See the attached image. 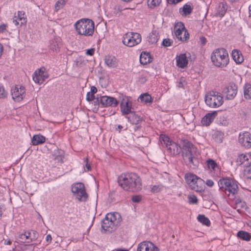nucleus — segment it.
<instances>
[{
  "label": "nucleus",
  "mask_w": 251,
  "mask_h": 251,
  "mask_svg": "<svg viewBox=\"0 0 251 251\" xmlns=\"http://www.w3.org/2000/svg\"><path fill=\"white\" fill-rule=\"evenodd\" d=\"M118 183L124 190L135 192L142 188L141 179L135 173L122 174L118 178Z\"/></svg>",
  "instance_id": "nucleus-1"
},
{
  "label": "nucleus",
  "mask_w": 251,
  "mask_h": 251,
  "mask_svg": "<svg viewBox=\"0 0 251 251\" xmlns=\"http://www.w3.org/2000/svg\"><path fill=\"white\" fill-rule=\"evenodd\" d=\"M181 150L183 159L188 167L195 169L199 165L198 153L197 148L187 140H183Z\"/></svg>",
  "instance_id": "nucleus-2"
},
{
  "label": "nucleus",
  "mask_w": 251,
  "mask_h": 251,
  "mask_svg": "<svg viewBox=\"0 0 251 251\" xmlns=\"http://www.w3.org/2000/svg\"><path fill=\"white\" fill-rule=\"evenodd\" d=\"M121 222L122 217L119 213H107L101 221V228L105 233H112L120 226Z\"/></svg>",
  "instance_id": "nucleus-3"
},
{
  "label": "nucleus",
  "mask_w": 251,
  "mask_h": 251,
  "mask_svg": "<svg viewBox=\"0 0 251 251\" xmlns=\"http://www.w3.org/2000/svg\"><path fill=\"white\" fill-rule=\"evenodd\" d=\"M75 29L79 35L92 36L94 32V22L90 19H82L75 24Z\"/></svg>",
  "instance_id": "nucleus-4"
},
{
  "label": "nucleus",
  "mask_w": 251,
  "mask_h": 251,
  "mask_svg": "<svg viewBox=\"0 0 251 251\" xmlns=\"http://www.w3.org/2000/svg\"><path fill=\"white\" fill-rule=\"evenodd\" d=\"M211 59L215 66L219 67H226L229 62L228 52L224 48L216 49L211 54Z\"/></svg>",
  "instance_id": "nucleus-5"
},
{
  "label": "nucleus",
  "mask_w": 251,
  "mask_h": 251,
  "mask_svg": "<svg viewBox=\"0 0 251 251\" xmlns=\"http://www.w3.org/2000/svg\"><path fill=\"white\" fill-rule=\"evenodd\" d=\"M220 189L225 191L230 200L234 202L235 199V188L234 183L230 178H226L220 179L218 181Z\"/></svg>",
  "instance_id": "nucleus-6"
},
{
  "label": "nucleus",
  "mask_w": 251,
  "mask_h": 251,
  "mask_svg": "<svg viewBox=\"0 0 251 251\" xmlns=\"http://www.w3.org/2000/svg\"><path fill=\"white\" fill-rule=\"evenodd\" d=\"M205 103L209 107L216 108L221 106L223 103V99L216 92H210L205 96Z\"/></svg>",
  "instance_id": "nucleus-7"
},
{
  "label": "nucleus",
  "mask_w": 251,
  "mask_h": 251,
  "mask_svg": "<svg viewBox=\"0 0 251 251\" xmlns=\"http://www.w3.org/2000/svg\"><path fill=\"white\" fill-rule=\"evenodd\" d=\"M142 40L140 34L136 32H128L123 37V43L125 45L129 47L139 44Z\"/></svg>",
  "instance_id": "nucleus-8"
},
{
  "label": "nucleus",
  "mask_w": 251,
  "mask_h": 251,
  "mask_svg": "<svg viewBox=\"0 0 251 251\" xmlns=\"http://www.w3.org/2000/svg\"><path fill=\"white\" fill-rule=\"evenodd\" d=\"M185 178L187 183L192 189L197 192L203 191V188L198 186V184H201L203 182V179L201 178L192 174H187L185 175Z\"/></svg>",
  "instance_id": "nucleus-9"
},
{
  "label": "nucleus",
  "mask_w": 251,
  "mask_h": 251,
  "mask_svg": "<svg viewBox=\"0 0 251 251\" xmlns=\"http://www.w3.org/2000/svg\"><path fill=\"white\" fill-rule=\"evenodd\" d=\"M72 192L79 201H86L88 196L85 191L84 185L82 183L78 182L73 184L72 186Z\"/></svg>",
  "instance_id": "nucleus-10"
},
{
  "label": "nucleus",
  "mask_w": 251,
  "mask_h": 251,
  "mask_svg": "<svg viewBox=\"0 0 251 251\" xmlns=\"http://www.w3.org/2000/svg\"><path fill=\"white\" fill-rule=\"evenodd\" d=\"M174 32L176 38L181 41H185L189 38V34L181 22L177 23L175 25Z\"/></svg>",
  "instance_id": "nucleus-11"
},
{
  "label": "nucleus",
  "mask_w": 251,
  "mask_h": 251,
  "mask_svg": "<svg viewBox=\"0 0 251 251\" xmlns=\"http://www.w3.org/2000/svg\"><path fill=\"white\" fill-rule=\"evenodd\" d=\"M238 142L243 147L246 149L250 148L251 147V134L248 131L240 133Z\"/></svg>",
  "instance_id": "nucleus-12"
},
{
  "label": "nucleus",
  "mask_w": 251,
  "mask_h": 251,
  "mask_svg": "<svg viewBox=\"0 0 251 251\" xmlns=\"http://www.w3.org/2000/svg\"><path fill=\"white\" fill-rule=\"evenodd\" d=\"M25 88L23 86H20V88L16 86L11 89V95L13 100L15 101H21L25 96Z\"/></svg>",
  "instance_id": "nucleus-13"
},
{
  "label": "nucleus",
  "mask_w": 251,
  "mask_h": 251,
  "mask_svg": "<svg viewBox=\"0 0 251 251\" xmlns=\"http://www.w3.org/2000/svg\"><path fill=\"white\" fill-rule=\"evenodd\" d=\"M100 103L103 107L111 106L116 107L119 103L118 100L115 98L107 96H100Z\"/></svg>",
  "instance_id": "nucleus-14"
},
{
  "label": "nucleus",
  "mask_w": 251,
  "mask_h": 251,
  "mask_svg": "<svg viewBox=\"0 0 251 251\" xmlns=\"http://www.w3.org/2000/svg\"><path fill=\"white\" fill-rule=\"evenodd\" d=\"M45 70L44 68H41L34 73L32 78L35 83L41 84L48 78V75L45 74Z\"/></svg>",
  "instance_id": "nucleus-15"
},
{
  "label": "nucleus",
  "mask_w": 251,
  "mask_h": 251,
  "mask_svg": "<svg viewBox=\"0 0 251 251\" xmlns=\"http://www.w3.org/2000/svg\"><path fill=\"white\" fill-rule=\"evenodd\" d=\"M131 102L129 101L128 98L125 97L123 98L121 104L120 108L123 115H127L131 111Z\"/></svg>",
  "instance_id": "nucleus-16"
},
{
  "label": "nucleus",
  "mask_w": 251,
  "mask_h": 251,
  "mask_svg": "<svg viewBox=\"0 0 251 251\" xmlns=\"http://www.w3.org/2000/svg\"><path fill=\"white\" fill-rule=\"evenodd\" d=\"M251 163V155L249 154H241L236 159V165L243 166V167L250 165Z\"/></svg>",
  "instance_id": "nucleus-17"
},
{
  "label": "nucleus",
  "mask_w": 251,
  "mask_h": 251,
  "mask_svg": "<svg viewBox=\"0 0 251 251\" xmlns=\"http://www.w3.org/2000/svg\"><path fill=\"white\" fill-rule=\"evenodd\" d=\"M136 251H159V249L151 242L144 241L138 245Z\"/></svg>",
  "instance_id": "nucleus-18"
},
{
  "label": "nucleus",
  "mask_w": 251,
  "mask_h": 251,
  "mask_svg": "<svg viewBox=\"0 0 251 251\" xmlns=\"http://www.w3.org/2000/svg\"><path fill=\"white\" fill-rule=\"evenodd\" d=\"M217 113L218 112L217 111H214L206 114L201 120V122L203 125L206 126H209L216 118L217 115Z\"/></svg>",
  "instance_id": "nucleus-19"
},
{
  "label": "nucleus",
  "mask_w": 251,
  "mask_h": 251,
  "mask_svg": "<svg viewBox=\"0 0 251 251\" xmlns=\"http://www.w3.org/2000/svg\"><path fill=\"white\" fill-rule=\"evenodd\" d=\"M235 84L233 82L230 83L226 89L224 90L225 93L226 94V98L228 100H232L235 97V91L234 87Z\"/></svg>",
  "instance_id": "nucleus-20"
},
{
  "label": "nucleus",
  "mask_w": 251,
  "mask_h": 251,
  "mask_svg": "<svg viewBox=\"0 0 251 251\" xmlns=\"http://www.w3.org/2000/svg\"><path fill=\"white\" fill-rule=\"evenodd\" d=\"M104 62L105 65L109 68H115L118 65V59L113 55L105 56Z\"/></svg>",
  "instance_id": "nucleus-21"
},
{
  "label": "nucleus",
  "mask_w": 251,
  "mask_h": 251,
  "mask_svg": "<svg viewBox=\"0 0 251 251\" xmlns=\"http://www.w3.org/2000/svg\"><path fill=\"white\" fill-rule=\"evenodd\" d=\"M130 115L126 116L128 121L132 125H138L143 121V118L141 117L135 112H132L130 113Z\"/></svg>",
  "instance_id": "nucleus-22"
},
{
  "label": "nucleus",
  "mask_w": 251,
  "mask_h": 251,
  "mask_svg": "<svg viewBox=\"0 0 251 251\" xmlns=\"http://www.w3.org/2000/svg\"><path fill=\"white\" fill-rule=\"evenodd\" d=\"M176 65L177 66L181 68H184L188 64L187 57L186 54H181L179 56H177L176 58Z\"/></svg>",
  "instance_id": "nucleus-23"
},
{
  "label": "nucleus",
  "mask_w": 251,
  "mask_h": 251,
  "mask_svg": "<svg viewBox=\"0 0 251 251\" xmlns=\"http://www.w3.org/2000/svg\"><path fill=\"white\" fill-rule=\"evenodd\" d=\"M193 6L192 3L188 2L185 4L182 8L179 10V13L185 16L190 15L193 11Z\"/></svg>",
  "instance_id": "nucleus-24"
},
{
  "label": "nucleus",
  "mask_w": 251,
  "mask_h": 251,
  "mask_svg": "<svg viewBox=\"0 0 251 251\" xmlns=\"http://www.w3.org/2000/svg\"><path fill=\"white\" fill-rule=\"evenodd\" d=\"M160 140L164 142V143L166 144V147H168V146H172V147L175 146L176 148L177 151H176V154H179L180 152L179 150V147L177 146V144H176L175 143H172L171 141H170V138L168 137V136L166 135H162L160 137Z\"/></svg>",
  "instance_id": "nucleus-25"
},
{
  "label": "nucleus",
  "mask_w": 251,
  "mask_h": 251,
  "mask_svg": "<svg viewBox=\"0 0 251 251\" xmlns=\"http://www.w3.org/2000/svg\"><path fill=\"white\" fill-rule=\"evenodd\" d=\"M152 58L149 53L142 52L140 56V61L142 64L146 65L151 62Z\"/></svg>",
  "instance_id": "nucleus-26"
},
{
  "label": "nucleus",
  "mask_w": 251,
  "mask_h": 251,
  "mask_svg": "<svg viewBox=\"0 0 251 251\" xmlns=\"http://www.w3.org/2000/svg\"><path fill=\"white\" fill-rule=\"evenodd\" d=\"M45 137L40 134L34 135L32 138V144L34 146L42 144L45 142Z\"/></svg>",
  "instance_id": "nucleus-27"
},
{
  "label": "nucleus",
  "mask_w": 251,
  "mask_h": 251,
  "mask_svg": "<svg viewBox=\"0 0 251 251\" xmlns=\"http://www.w3.org/2000/svg\"><path fill=\"white\" fill-rule=\"evenodd\" d=\"M63 151L57 149L54 151V153L52 155V158L54 160H57L58 162L62 163L63 162Z\"/></svg>",
  "instance_id": "nucleus-28"
},
{
  "label": "nucleus",
  "mask_w": 251,
  "mask_h": 251,
  "mask_svg": "<svg viewBox=\"0 0 251 251\" xmlns=\"http://www.w3.org/2000/svg\"><path fill=\"white\" fill-rule=\"evenodd\" d=\"M140 100L141 102L147 104L148 103H151L152 102V99L151 97L148 93H144L141 94L138 100Z\"/></svg>",
  "instance_id": "nucleus-29"
},
{
  "label": "nucleus",
  "mask_w": 251,
  "mask_h": 251,
  "mask_svg": "<svg viewBox=\"0 0 251 251\" xmlns=\"http://www.w3.org/2000/svg\"><path fill=\"white\" fill-rule=\"evenodd\" d=\"M236 236L246 241H249L251 238V236L250 235L249 233L243 230L238 231L236 234Z\"/></svg>",
  "instance_id": "nucleus-30"
},
{
  "label": "nucleus",
  "mask_w": 251,
  "mask_h": 251,
  "mask_svg": "<svg viewBox=\"0 0 251 251\" xmlns=\"http://www.w3.org/2000/svg\"><path fill=\"white\" fill-rule=\"evenodd\" d=\"M244 95L246 99H251V84L246 83L243 87Z\"/></svg>",
  "instance_id": "nucleus-31"
},
{
  "label": "nucleus",
  "mask_w": 251,
  "mask_h": 251,
  "mask_svg": "<svg viewBox=\"0 0 251 251\" xmlns=\"http://www.w3.org/2000/svg\"><path fill=\"white\" fill-rule=\"evenodd\" d=\"M97 92V89L95 86L91 87L90 92L87 93L86 100L88 101H91L95 99V94Z\"/></svg>",
  "instance_id": "nucleus-32"
},
{
  "label": "nucleus",
  "mask_w": 251,
  "mask_h": 251,
  "mask_svg": "<svg viewBox=\"0 0 251 251\" xmlns=\"http://www.w3.org/2000/svg\"><path fill=\"white\" fill-rule=\"evenodd\" d=\"M226 6L224 3H220L219 5V6L217 9V14L220 17H223L226 11Z\"/></svg>",
  "instance_id": "nucleus-33"
},
{
  "label": "nucleus",
  "mask_w": 251,
  "mask_h": 251,
  "mask_svg": "<svg viewBox=\"0 0 251 251\" xmlns=\"http://www.w3.org/2000/svg\"><path fill=\"white\" fill-rule=\"evenodd\" d=\"M15 18H17L20 21V26L26 23V19L25 17V13L24 11H18L17 16H15Z\"/></svg>",
  "instance_id": "nucleus-34"
},
{
  "label": "nucleus",
  "mask_w": 251,
  "mask_h": 251,
  "mask_svg": "<svg viewBox=\"0 0 251 251\" xmlns=\"http://www.w3.org/2000/svg\"><path fill=\"white\" fill-rule=\"evenodd\" d=\"M197 219L199 222L202 224L203 225L207 226H209L210 225L211 223L210 220L204 215H199L197 217Z\"/></svg>",
  "instance_id": "nucleus-35"
},
{
  "label": "nucleus",
  "mask_w": 251,
  "mask_h": 251,
  "mask_svg": "<svg viewBox=\"0 0 251 251\" xmlns=\"http://www.w3.org/2000/svg\"><path fill=\"white\" fill-rule=\"evenodd\" d=\"M159 36H158V34L155 32H152L151 33L148 38V41L151 44H155L157 42L159 39Z\"/></svg>",
  "instance_id": "nucleus-36"
},
{
  "label": "nucleus",
  "mask_w": 251,
  "mask_h": 251,
  "mask_svg": "<svg viewBox=\"0 0 251 251\" xmlns=\"http://www.w3.org/2000/svg\"><path fill=\"white\" fill-rule=\"evenodd\" d=\"M30 234V232L29 231H26L24 233L20 234L19 237L21 239V242L28 243V241H29Z\"/></svg>",
  "instance_id": "nucleus-37"
},
{
  "label": "nucleus",
  "mask_w": 251,
  "mask_h": 251,
  "mask_svg": "<svg viewBox=\"0 0 251 251\" xmlns=\"http://www.w3.org/2000/svg\"><path fill=\"white\" fill-rule=\"evenodd\" d=\"M207 167L209 169L215 170L216 168H218V165L216 162L212 159H209L206 161Z\"/></svg>",
  "instance_id": "nucleus-38"
},
{
  "label": "nucleus",
  "mask_w": 251,
  "mask_h": 251,
  "mask_svg": "<svg viewBox=\"0 0 251 251\" xmlns=\"http://www.w3.org/2000/svg\"><path fill=\"white\" fill-rule=\"evenodd\" d=\"M161 2V0H148V5L151 8H154L158 6Z\"/></svg>",
  "instance_id": "nucleus-39"
},
{
  "label": "nucleus",
  "mask_w": 251,
  "mask_h": 251,
  "mask_svg": "<svg viewBox=\"0 0 251 251\" xmlns=\"http://www.w3.org/2000/svg\"><path fill=\"white\" fill-rule=\"evenodd\" d=\"M246 168L244 170V176L248 179H251V163L248 166H245Z\"/></svg>",
  "instance_id": "nucleus-40"
},
{
  "label": "nucleus",
  "mask_w": 251,
  "mask_h": 251,
  "mask_svg": "<svg viewBox=\"0 0 251 251\" xmlns=\"http://www.w3.org/2000/svg\"><path fill=\"white\" fill-rule=\"evenodd\" d=\"M30 232L29 241H28V243H31L32 241L36 240L39 236V234L35 230H31Z\"/></svg>",
  "instance_id": "nucleus-41"
},
{
  "label": "nucleus",
  "mask_w": 251,
  "mask_h": 251,
  "mask_svg": "<svg viewBox=\"0 0 251 251\" xmlns=\"http://www.w3.org/2000/svg\"><path fill=\"white\" fill-rule=\"evenodd\" d=\"M163 187L164 186L162 184L151 186V192L154 193L159 192L162 190Z\"/></svg>",
  "instance_id": "nucleus-42"
},
{
  "label": "nucleus",
  "mask_w": 251,
  "mask_h": 251,
  "mask_svg": "<svg viewBox=\"0 0 251 251\" xmlns=\"http://www.w3.org/2000/svg\"><path fill=\"white\" fill-rule=\"evenodd\" d=\"M50 48L52 51L57 52L59 51L58 45L55 41H52L50 45Z\"/></svg>",
  "instance_id": "nucleus-43"
},
{
  "label": "nucleus",
  "mask_w": 251,
  "mask_h": 251,
  "mask_svg": "<svg viewBox=\"0 0 251 251\" xmlns=\"http://www.w3.org/2000/svg\"><path fill=\"white\" fill-rule=\"evenodd\" d=\"M236 64H241L244 61V57L241 53V52L236 50Z\"/></svg>",
  "instance_id": "nucleus-44"
},
{
  "label": "nucleus",
  "mask_w": 251,
  "mask_h": 251,
  "mask_svg": "<svg viewBox=\"0 0 251 251\" xmlns=\"http://www.w3.org/2000/svg\"><path fill=\"white\" fill-rule=\"evenodd\" d=\"M65 1L63 0H60L58 1L55 5V9L56 11H58L61 8L63 7V6L65 4Z\"/></svg>",
  "instance_id": "nucleus-45"
},
{
  "label": "nucleus",
  "mask_w": 251,
  "mask_h": 251,
  "mask_svg": "<svg viewBox=\"0 0 251 251\" xmlns=\"http://www.w3.org/2000/svg\"><path fill=\"white\" fill-rule=\"evenodd\" d=\"M214 138L217 142H221L222 141L223 135L221 132H216L213 135Z\"/></svg>",
  "instance_id": "nucleus-46"
},
{
  "label": "nucleus",
  "mask_w": 251,
  "mask_h": 251,
  "mask_svg": "<svg viewBox=\"0 0 251 251\" xmlns=\"http://www.w3.org/2000/svg\"><path fill=\"white\" fill-rule=\"evenodd\" d=\"M188 198L190 203L196 204L198 203V199L195 195L189 196Z\"/></svg>",
  "instance_id": "nucleus-47"
},
{
  "label": "nucleus",
  "mask_w": 251,
  "mask_h": 251,
  "mask_svg": "<svg viewBox=\"0 0 251 251\" xmlns=\"http://www.w3.org/2000/svg\"><path fill=\"white\" fill-rule=\"evenodd\" d=\"M173 41L170 39H164L162 41V45L164 47H167L170 46Z\"/></svg>",
  "instance_id": "nucleus-48"
},
{
  "label": "nucleus",
  "mask_w": 251,
  "mask_h": 251,
  "mask_svg": "<svg viewBox=\"0 0 251 251\" xmlns=\"http://www.w3.org/2000/svg\"><path fill=\"white\" fill-rule=\"evenodd\" d=\"M7 93L5 91L3 87L0 86V99L5 98L7 96Z\"/></svg>",
  "instance_id": "nucleus-49"
},
{
  "label": "nucleus",
  "mask_w": 251,
  "mask_h": 251,
  "mask_svg": "<svg viewBox=\"0 0 251 251\" xmlns=\"http://www.w3.org/2000/svg\"><path fill=\"white\" fill-rule=\"evenodd\" d=\"M238 206L244 208L246 207V205L245 202H242L240 199L236 198V209Z\"/></svg>",
  "instance_id": "nucleus-50"
},
{
  "label": "nucleus",
  "mask_w": 251,
  "mask_h": 251,
  "mask_svg": "<svg viewBox=\"0 0 251 251\" xmlns=\"http://www.w3.org/2000/svg\"><path fill=\"white\" fill-rule=\"evenodd\" d=\"M142 200V196L140 195H135L132 197V201L133 202L138 203Z\"/></svg>",
  "instance_id": "nucleus-51"
},
{
  "label": "nucleus",
  "mask_w": 251,
  "mask_h": 251,
  "mask_svg": "<svg viewBox=\"0 0 251 251\" xmlns=\"http://www.w3.org/2000/svg\"><path fill=\"white\" fill-rule=\"evenodd\" d=\"M185 78L183 77H181L178 80L177 86L179 88H184V84L185 83Z\"/></svg>",
  "instance_id": "nucleus-52"
},
{
  "label": "nucleus",
  "mask_w": 251,
  "mask_h": 251,
  "mask_svg": "<svg viewBox=\"0 0 251 251\" xmlns=\"http://www.w3.org/2000/svg\"><path fill=\"white\" fill-rule=\"evenodd\" d=\"M175 147V146L172 147V146H170V147H167V150L169 152L173 154H177L176 153V151H175V149L174 148Z\"/></svg>",
  "instance_id": "nucleus-53"
},
{
  "label": "nucleus",
  "mask_w": 251,
  "mask_h": 251,
  "mask_svg": "<svg viewBox=\"0 0 251 251\" xmlns=\"http://www.w3.org/2000/svg\"><path fill=\"white\" fill-rule=\"evenodd\" d=\"M82 61L80 58H76L75 61V63L74 65H75V66L78 67L81 65L82 64Z\"/></svg>",
  "instance_id": "nucleus-54"
},
{
  "label": "nucleus",
  "mask_w": 251,
  "mask_h": 251,
  "mask_svg": "<svg viewBox=\"0 0 251 251\" xmlns=\"http://www.w3.org/2000/svg\"><path fill=\"white\" fill-rule=\"evenodd\" d=\"M94 100V105L96 106H99L100 103V97H99L97 96V97Z\"/></svg>",
  "instance_id": "nucleus-55"
},
{
  "label": "nucleus",
  "mask_w": 251,
  "mask_h": 251,
  "mask_svg": "<svg viewBox=\"0 0 251 251\" xmlns=\"http://www.w3.org/2000/svg\"><path fill=\"white\" fill-rule=\"evenodd\" d=\"M206 39L203 36H201L200 37V42L201 46H204L206 44Z\"/></svg>",
  "instance_id": "nucleus-56"
},
{
  "label": "nucleus",
  "mask_w": 251,
  "mask_h": 251,
  "mask_svg": "<svg viewBox=\"0 0 251 251\" xmlns=\"http://www.w3.org/2000/svg\"><path fill=\"white\" fill-rule=\"evenodd\" d=\"M7 27V24H3L0 25V32L2 33L4 30H6V27Z\"/></svg>",
  "instance_id": "nucleus-57"
},
{
  "label": "nucleus",
  "mask_w": 251,
  "mask_h": 251,
  "mask_svg": "<svg viewBox=\"0 0 251 251\" xmlns=\"http://www.w3.org/2000/svg\"><path fill=\"white\" fill-rule=\"evenodd\" d=\"M95 52V49H90L86 50V54L88 55H93Z\"/></svg>",
  "instance_id": "nucleus-58"
},
{
  "label": "nucleus",
  "mask_w": 251,
  "mask_h": 251,
  "mask_svg": "<svg viewBox=\"0 0 251 251\" xmlns=\"http://www.w3.org/2000/svg\"><path fill=\"white\" fill-rule=\"evenodd\" d=\"M206 184L209 187H212L214 185V182L211 179H207L206 181Z\"/></svg>",
  "instance_id": "nucleus-59"
},
{
  "label": "nucleus",
  "mask_w": 251,
  "mask_h": 251,
  "mask_svg": "<svg viewBox=\"0 0 251 251\" xmlns=\"http://www.w3.org/2000/svg\"><path fill=\"white\" fill-rule=\"evenodd\" d=\"M85 167L87 168V171H90L91 170V166L88 163V158H86V159L85 160Z\"/></svg>",
  "instance_id": "nucleus-60"
},
{
  "label": "nucleus",
  "mask_w": 251,
  "mask_h": 251,
  "mask_svg": "<svg viewBox=\"0 0 251 251\" xmlns=\"http://www.w3.org/2000/svg\"><path fill=\"white\" fill-rule=\"evenodd\" d=\"M167 3L169 4H176L179 2H176L177 0H166Z\"/></svg>",
  "instance_id": "nucleus-61"
},
{
  "label": "nucleus",
  "mask_w": 251,
  "mask_h": 251,
  "mask_svg": "<svg viewBox=\"0 0 251 251\" xmlns=\"http://www.w3.org/2000/svg\"><path fill=\"white\" fill-rule=\"evenodd\" d=\"M46 240L48 243H50L52 240V237L50 234H48L46 236Z\"/></svg>",
  "instance_id": "nucleus-62"
},
{
  "label": "nucleus",
  "mask_w": 251,
  "mask_h": 251,
  "mask_svg": "<svg viewBox=\"0 0 251 251\" xmlns=\"http://www.w3.org/2000/svg\"><path fill=\"white\" fill-rule=\"evenodd\" d=\"M13 22L16 25H20V21H19L17 18H15L13 20Z\"/></svg>",
  "instance_id": "nucleus-63"
},
{
  "label": "nucleus",
  "mask_w": 251,
  "mask_h": 251,
  "mask_svg": "<svg viewBox=\"0 0 251 251\" xmlns=\"http://www.w3.org/2000/svg\"><path fill=\"white\" fill-rule=\"evenodd\" d=\"M235 53V49H233L232 50L231 56H232V59L235 62V55L234 54Z\"/></svg>",
  "instance_id": "nucleus-64"
}]
</instances>
